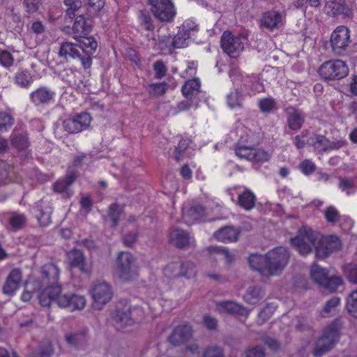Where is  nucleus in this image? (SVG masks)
<instances>
[{"instance_id":"nucleus-1","label":"nucleus","mask_w":357,"mask_h":357,"mask_svg":"<svg viewBox=\"0 0 357 357\" xmlns=\"http://www.w3.org/2000/svg\"><path fill=\"white\" fill-rule=\"evenodd\" d=\"M319 236V234L311 228L303 226L291 242L301 255L310 253L313 245L316 257L321 259L326 258L332 252L341 249L342 243L337 236H323L320 238Z\"/></svg>"},{"instance_id":"nucleus-2","label":"nucleus","mask_w":357,"mask_h":357,"mask_svg":"<svg viewBox=\"0 0 357 357\" xmlns=\"http://www.w3.org/2000/svg\"><path fill=\"white\" fill-rule=\"evenodd\" d=\"M342 324L340 319H335L324 328L321 335L317 339L313 349L314 356L321 357L335 346L340 340Z\"/></svg>"},{"instance_id":"nucleus-3","label":"nucleus","mask_w":357,"mask_h":357,"mask_svg":"<svg viewBox=\"0 0 357 357\" xmlns=\"http://www.w3.org/2000/svg\"><path fill=\"white\" fill-rule=\"evenodd\" d=\"M116 270L120 280L130 282L139 277V266L136 258L128 252H121L116 259Z\"/></svg>"},{"instance_id":"nucleus-4","label":"nucleus","mask_w":357,"mask_h":357,"mask_svg":"<svg viewBox=\"0 0 357 357\" xmlns=\"http://www.w3.org/2000/svg\"><path fill=\"white\" fill-rule=\"evenodd\" d=\"M289 253L284 247L276 248L266 253V275H280L289 263Z\"/></svg>"},{"instance_id":"nucleus-5","label":"nucleus","mask_w":357,"mask_h":357,"mask_svg":"<svg viewBox=\"0 0 357 357\" xmlns=\"http://www.w3.org/2000/svg\"><path fill=\"white\" fill-rule=\"evenodd\" d=\"M318 72L325 80H339L348 75L349 68L342 60L335 59L324 62Z\"/></svg>"},{"instance_id":"nucleus-6","label":"nucleus","mask_w":357,"mask_h":357,"mask_svg":"<svg viewBox=\"0 0 357 357\" xmlns=\"http://www.w3.org/2000/svg\"><path fill=\"white\" fill-rule=\"evenodd\" d=\"M310 275L315 282L331 292L335 291L342 283V280L340 277H329L326 269L315 264L312 266Z\"/></svg>"},{"instance_id":"nucleus-7","label":"nucleus","mask_w":357,"mask_h":357,"mask_svg":"<svg viewBox=\"0 0 357 357\" xmlns=\"http://www.w3.org/2000/svg\"><path fill=\"white\" fill-rule=\"evenodd\" d=\"M91 294L96 307L100 309L110 301L113 296L112 285L103 280L93 282Z\"/></svg>"},{"instance_id":"nucleus-8","label":"nucleus","mask_w":357,"mask_h":357,"mask_svg":"<svg viewBox=\"0 0 357 357\" xmlns=\"http://www.w3.org/2000/svg\"><path fill=\"white\" fill-rule=\"evenodd\" d=\"M59 55L61 58L68 59H78L84 68H91L92 64V58L89 56H84L82 48L79 45L70 42L62 43L59 49Z\"/></svg>"},{"instance_id":"nucleus-9","label":"nucleus","mask_w":357,"mask_h":357,"mask_svg":"<svg viewBox=\"0 0 357 357\" xmlns=\"http://www.w3.org/2000/svg\"><path fill=\"white\" fill-rule=\"evenodd\" d=\"M149 2L152 13L161 22H169L176 14L172 0H149Z\"/></svg>"},{"instance_id":"nucleus-10","label":"nucleus","mask_w":357,"mask_h":357,"mask_svg":"<svg viewBox=\"0 0 357 357\" xmlns=\"http://www.w3.org/2000/svg\"><path fill=\"white\" fill-rule=\"evenodd\" d=\"M57 305L70 312L81 310L86 305L84 296L73 293H63L60 287V293L57 298Z\"/></svg>"},{"instance_id":"nucleus-11","label":"nucleus","mask_w":357,"mask_h":357,"mask_svg":"<svg viewBox=\"0 0 357 357\" xmlns=\"http://www.w3.org/2000/svg\"><path fill=\"white\" fill-rule=\"evenodd\" d=\"M89 114L84 112L65 119L62 122L63 130L68 134H76L86 129L91 123Z\"/></svg>"},{"instance_id":"nucleus-12","label":"nucleus","mask_w":357,"mask_h":357,"mask_svg":"<svg viewBox=\"0 0 357 357\" xmlns=\"http://www.w3.org/2000/svg\"><path fill=\"white\" fill-rule=\"evenodd\" d=\"M350 43V35L348 27L340 26L332 33L331 44L333 52L340 55L346 50Z\"/></svg>"},{"instance_id":"nucleus-13","label":"nucleus","mask_w":357,"mask_h":357,"mask_svg":"<svg viewBox=\"0 0 357 357\" xmlns=\"http://www.w3.org/2000/svg\"><path fill=\"white\" fill-rule=\"evenodd\" d=\"M59 274L60 270L55 264H45L41 268V284L39 282V287L42 288V286H59Z\"/></svg>"},{"instance_id":"nucleus-14","label":"nucleus","mask_w":357,"mask_h":357,"mask_svg":"<svg viewBox=\"0 0 357 357\" xmlns=\"http://www.w3.org/2000/svg\"><path fill=\"white\" fill-rule=\"evenodd\" d=\"M221 47L224 52L230 56H236L243 49L239 39L235 38L230 32L225 31L221 37Z\"/></svg>"},{"instance_id":"nucleus-15","label":"nucleus","mask_w":357,"mask_h":357,"mask_svg":"<svg viewBox=\"0 0 357 357\" xmlns=\"http://www.w3.org/2000/svg\"><path fill=\"white\" fill-rule=\"evenodd\" d=\"M68 259L71 268H77L82 273L90 274L91 266L86 261L83 252L80 250L73 249L68 252Z\"/></svg>"},{"instance_id":"nucleus-16","label":"nucleus","mask_w":357,"mask_h":357,"mask_svg":"<svg viewBox=\"0 0 357 357\" xmlns=\"http://www.w3.org/2000/svg\"><path fill=\"white\" fill-rule=\"evenodd\" d=\"M35 215L40 226H47L51 222L52 207L50 202L40 199L36 204Z\"/></svg>"},{"instance_id":"nucleus-17","label":"nucleus","mask_w":357,"mask_h":357,"mask_svg":"<svg viewBox=\"0 0 357 357\" xmlns=\"http://www.w3.org/2000/svg\"><path fill=\"white\" fill-rule=\"evenodd\" d=\"M199 87L200 84L197 79L188 80L182 86V93L187 100L180 102V111L187 110L192 106V97L199 91Z\"/></svg>"},{"instance_id":"nucleus-18","label":"nucleus","mask_w":357,"mask_h":357,"mask_svg":"<svg viewBox=\"0 0 357 357\" xmlns=\"http://www.w3.org/2000/svg\"><path fill=\"white\" fill-rule=\"evenodd\" d=\"M22 276V271L19 268L13 269L3 285V293L8 296H13L21 284Z\"/></svg>"},{"instance_id":"nucleus-19","label":"nucleus","mask_w":357,"mask_h":357,"mask_svg":"<svg viewBox=\"0 0 357 357\" xmlns=\"http://www.w3.org/2000/svg\"><path fill=\"white\" fill-rule=\"evenodd\" d=\"M42 287H44V289L38 295L40 304L43 307H49L52 302L57 304L60 286H42Z\"/></svg>"},{"instance_id":"nucleus-20","label":"nucleus","mask_w":357,"mask_h":357,"mask_svg":"<svg viewBox=\"0 0 357 357\" xmlns=\"http://www.w3.org/2000/svg\"><path fill=\"white\" fill-rule=\"evenodd\" d=\"M54 95V91L42 86L31 93L30 100L36 105H47L53 100Z\"/></svg>"},{"instance_id":"nucleus-21","label":"nucleus","mask_w":357,"mask_h":357,"mask_svg":"<svg viewBox=\"0 0 357 357\" xmlns=\"http://www.w3.org/2000/svg\"><path fill=\"white\" fill-rule=\"evenodd\" d=\"M91 24H71L63 26L61 29L66 34L75 40L85 38L91 31Z\"/></svg>"},{"instance_id":"nucleus-22","label":"nucleus","mask_w":357,"mask_h":357,"mask_svg":"<svg viewBox=\"0 0 357 357\" xmlns=\"http://www.w3.org/2000/svg\"><path fill=\"white\" fill-rule=\"evenodd\" d=\"M104 5V0H89L86 6V14L79 15L74 22H86L91 17L98 15Z\"/></svg>"},{"instance_id":"nucleus-23","label":"nucleus","mask_w":357,"mask_h":357,"mask_svg":"<svg viewBox=\"0 0 357 357\" xmlns=\"http://www.w3.org/2000/svg\"><path fill=\"white\" fill-rule=\"evenodd\" d=\"M87 329H82L74 333L66 334L65 340L67 344L77 349L83 348L87 343Z\"/></svg>"},{"instance_id":"nucleus-24","label":"nucleus","mask_w":357,"mask_h":357,"mask_svg":"<svg viewBox=\"0 0 357 357\" xmlns=\"http://www.w3.org/2000/svg\"><path fill=\"white\" fill-rule=\"evenodd\" d=\"M240 231L231 226H226L215 232V238L222 242H234L238 239Z\"/></svg>"},{"instance_id":"nucleus-25","label":"nucleus","mask_w":357,"mask_h":357,"mask_svg":"<svg viewBox=\"0 0 357 357\" xmlns=\"http://www.w3.org/2000/svg\"><path fill=\"white\" fill-rule=\"evenodd\" d=\"M286 112L289 128L292 130H299L304 122V117L296 108L292 107L287 108Z\"/></svg>"},{"instance_id":"nucleus-26","label":"nucleus","mask_w":357,"mask_h":357,"mask_svg":"<svg viewBox=\"0 0 357 357\" xmlns=\"http://www.w3.org/2000/svg\"><path fill=\"white\" fill-rule=\"evenodd\" d=\"M200 354V346L197 341L190 340L180 342V356L193 357Z\"/></svg>"},{"instance_id":"nucleus-27","label":"nucleus","mask_w":357,"mask_h":357,"mask_svg":"<svg viewBox=\"0 0 357 357\" xmlns=\"http://www.w3.org/2000/svg\"><path fill=\"white\" fill-rule=\"evenodd\" d=\"M218 308L220 312L230 314L243 315L247 313L246 309L241 305L230 301L219 303Z\"/></svg>"},{"instance_id":"nucleus-28","label":"nucleus","mask_w":357,"mask_h":357,"mask_svg":"<svg viewBox=\"0 0 357 357\" xmlns=\"http://www.w3.org/2000/svg\"><path fill=\"white\" fill-rule=\"evenodd\" d=\"M11 146L18 151H26L30 146L28 136L25 133L13 131L10 135Z\"/></svg>"},{"instance_id":"nucleus-29","label":"nucleus","mask_w":357,"mask_h":357,"mask_svg":"<svg viewBox=\"0 0 357 357\" xmlns=\"http://www.w3.org/2000/svg\"><path fill=\"white\" fill-rule=\"evenodd\" d=\"M248 263L252 270L259 271L262 275H266V254L265 255L252 254L248 258Z\"/></svg>"},{"instance_id":"nucleus-30","label":"nucleus","mask_w":357,"mask_h":357,"mask_svg":"<svg viewBox=\"0 0 357 357\" xmlns=\"http://www.w3.org/2000/svg\"><path fill=\"white\" fill-rule=\"evenodd\" d=\"M114 321L118 328H123L131 326L134 321L130 314V309L127 308L122 311L117 310L114 316Z\"/></svg>"},{"instance_id":"nucleus-31","label":"nucleus","mask_w":357,"mask_h":357,"mask_svg":"<svg viewBox=\"0 0 357 357\" xmlns=\"http://www.w3.org/2000/svg\"><path fill=\"white\" fill-rule=\"evenodd\" d=\"M204 208L200 205L183 207V216L186 223L199 219L204 213Z\"/></svg>"},{"instance_id":"nucleus-32","label":"nucleus","mask_w":357,"mask_h":357,"mask_svg":"<svg viewBox=\"0 0 357 357\" xmlns=\"http://www.w3.org/2000/svg\"><path fill=\"white\" fill-rule=\"evenodd\" d=\"M63 4L66 7V17L69 20H75L77 17L82 14L80 12L82 6L81 0H63Z\"/></svg>"},{"instance_id":"nucleus-33","label":"nucleus","mask_w":357,"mask_h":357,"mask_svg":"<svg viewBox=\"0 0 357 357\" xmlns=\"http://www.w3.org/2000/svg\"><path fill=\"white\" fill-rule=\"evenodd\" d=\"M340 303V299L337 296H333L327 301L320 311L321 317L324 318H328L334 316L336 313L337 307L339 306Z\"/></svg>"},{"instance_id":"nucleus-34","label":"nucleus","mask_w":357,"mask_h":357,"mask_svg":"<svg viewBox=\"0 0 357 357\" xmlns=\"http://www.w3.org/2000/svg\"><path fill=\"white\" fill-rule=\"evenodd\" d=\"M264 296V291L259 287H250L243 298L249 304L255 305L260 301Z\"/></svg>"},{"instance_id":"nucleus-35","label":"nucleus","mask_w":357,"mask_h":357,"mask_svg":"<svg viewBox=\"0 0 357 357\" xmlns=\"http://www.w3.org/2000/svg\"><path fill=\"white\" fill-rule=\"evenodd\" d=\"M82 38L83 40L79 41V46L82 48V53L84 56L91 57L98 47V43L93 37H87L85 36V38Z\"/></svg>"},{"instance_id":"nucleus-36","label":"nucleus","mask_w":357,"mask_h":357,"mask_svg":"<svg viewBox=\"0 0 357 357\" xmlns=\"http://www.w3.org/2000/svg\"><path fill=\"white\" fill-rule=\"evenodd\" d=\"M201 357H225V349L217 344H208L202 349Z\"/></svg>"},{"instance_id":"nucleus-37","label":"nucleus","mask_w":357,"mask_h":357,"mask_svg":"<svg viewBox=\"0 0 357 357\" xmlns=\"http://www.w3.org/2000/svg\"><path fill=\"white\" fill-rule=\"evenodd\" d=\"M53 354V344L47 340L43 341L30 357H51Z\"/></svg>"},{"instance_id":"nucleus-38","label":"nucleus","mask_w":357,"mask_h":357,"mask_svg":"<svg viewBox=\"0 0 357 357\" xmlns=\"http://www.w3.org/2000/svg\"><path fill=\"white\" fill-rule=\"evenodd\" d=\"M255 196L250 190H246L238 196V204L246 210H250L255 205Z\"/></svg>"},{"instance_id":"nucleus-39","label":"nucleus","mask_w":357,"mask_h":357,"mask_svg":"<svg viewBox=\"0 0 357 357\" xmlns=\"http://www.w3.org/2000/svg\"><path fill=\"white\" fill-rule=\"evenodd\" d=\"M75 174L67 175L64 178L56 181L53 185L54 192L61 193L67 192L68 187L75 181Z\"/></svg>"},{"instance_id":"nucleus-40","label":"nucleus","mask_w":357,"mask_h":357,"mask_svg":"<svg viewBox=\"0 0 357 357\" xmlns=\"http://www.w3.org/2000/svg\"><path fill=\"white\" fill-rule=\"evenodd\" d=\"M330 144L331 141L325 136L320 135H314L312 139V143H310V145L323 152L331 150Z\"/></svg>"},{"instance_id":"nucleus-41","label":"nucleus","mask_w":357,"mask_h":357,"mask_svg":"<svg viewBox=\"0 0 357 357\" xmlns=\"http://www.w3.org/2000/svg\"><path fill=\"white\" fill-rule=\"evenodd\" d=\"M40 287H39V281L33 280V282H29L25 284V289L21 296V298L24 302L29 301L33 294L36 293V291L40 290Z\"/></svg>"},{"instance_id":"nucleus-42","label":"nucleus","mask_w":357,"mask_h":357,"mask_svg":"<svg viewBox=\"0 0 357 357\" xmlns=\"http://www.w3.org/2000/svg\"><path fill=\"white\" fill-rule=\"evenodd\" d=\"M123 211V206L117 204H111L109 208L108 219L112 222V226L116 227Z\"/></svg>"},{"instance_id":"nucleus-43","label":"nucleus","mask_w":357,"mask_h":357,"mask_svg":"<svg viewBox=\"0 0 357 357\" xmlns=\"http://www.w3.org/2000/svg\"><path fill=\"white\" fill-rule=\"evenodd\" d=\"M284 20H285V18L282 13L276 10H271L264 13L261 22H282Z\"/></svg>"},{"instance_id":"nucleus-44","label":"nucleus","mask_w":357,"mask_h":357,"mask_svg":"<svg viewBox=\"0 0 357 357\" xmlns=\"http://www.w3.org/2000/svg\"><path fill=\"white\" fill-rule=\"evenodd\" d=\"M196 266L194 263L186 261L180 265V276L188 279L194 278L196 275Z\"/></svg>"},{"instance_id":"nucleus-45","label":"nucleus","mask_w":357,"mask_h":357,"mask_svg":"<svg viewBox=\"0 0 357 357\" xmlns=\"http://www.w3.org/2000/svg\"><path fill=\"white\" fill-rule=\"evenodd\" d=\"M15 82L21 87L27 88L33 82V77L28 71H21L15 77Z\"/></svg>"},{"instance_id":"nucleus-46","label":"nucleus","mask_w":357,"mask_h":357,"mask_svg":"<svg viewBox=\"0 0 357 357\" xmlns=\"http://www.w3.org/2000/svg\"><path fill=\"white\" fill-rule=\"evenodd\" d=\"M26 222V219L23 214L18 213H12L10 214L9 223L15 230L22 228L25 225Z\"/></svg>"},{"instance_id":"nucleus-47","label":"nucleus","mask_w":357,"mask_h":357,"mask_svg":"<svg viewBox=\"0 0 357 357\" xmlns=\"http://www.w3.org/2000/svg\"><path fill=\"white\" fill-rule=\"evenodd\" d=\"M195 239L185 231L180 230V250H186L195 247Z\"/></svg>"},{"instance_id":"nucleus-48","label":"nucleus","mask_w":357,"mask_h":357,"mask_svg":"<svg viewBox=\"0 0 357 357\" xmlns=\"http://www.w3.org/2000/svg\"><path fill=\"white\" fill-rule=\"evenodd\" d=\"M343 271L347 279L351 283L357 284V265L349 263L344 266Z\"/></svg>"},{"instance_id":"nucleus-49","label":"nucleus","mask_w":357,"mask_h":357,"mask_svg":"<svg viewBox=\"0 0 357 357\" xmlns=\"http://www.w3.org/2000/svg\"><path fill=\"white\" fill-rule=\"evenodd\" d=\"M347 308L348 312L357 319V289L352 291L347 298Z\"/></svg>"},{"instance_id":"nucleus-50","label":"nucleus","mask_w":357,"mask_h":357,"mask_svg":"<svg viewBox=\"0 0 357 357\" xmlns=\"http://www.w3.org/2000/svg\"><path fill=\"white\" fill-rule=\"evenodd\" d=\"M14 123L13 117L6 112H0V131H7Z\"/></svg>"},{"instance_id":"nucleus-51","label":"nucleus","mask_w":357,"mask_h":357,"mask_svg":"<svg viewBox=\"0 0 357 357\" xmlns=\"http://www.w3.org/2000/svg\"><path fill=\"white\" fill-rule=\"evenodd\" d=\"M207 250L211 255H219L224 257L227 262L229 263L233 260L232 255L229 253L228 249L219 246H210Z\"/></svg>"},{"instance_id":"nucleus-52","label":"nucleus","mask_w":357,"mask_h":357,"mask_svg":"<svg viewBox=\"0 0 357 357\" xmlns=\"http://www.w3.org/2000/svg\"><path fill=\"white\" fill-rule=\"evenodd\" d=\"M324 215L327 222L332 225H335L340 220V215L339 212L333 206H331L326 209Z\"/></svg>"},{"instance_id":"nucleus-53","label":"nucleus","mask_w":357,"mask_h":357,"mask_svg":"<svg viewBox=\"0 0 357 357\" xmlns=\"http://www.w3.org/2000/svg\"><path fill=\"white\" fill-rule=\"evenodd\" d=\"M309 131L303 130L301 135H296L294 138V144L298 149H303L306 144L312 143V137L307 139Z\"/></svg>"},{"instance_id":"nucleus-54","label":"nucleus","mask_w":357,"mask_h":357,"mask_svg":"<svg viewBox=\"0 0 357 357\" xmlns=\"http://www.w3.org/2000/svg\"><path fill=\"white\" fill-rule=\"evenodd\" d=\"M270 158L268 152L253 148L251 160L254 162H264L268 161Z\"/></svg>"},{"instance_id":"nucleus-55","label":"nucleus","mask_w":357,"mask_h":357,"mask_svg":"<svg viewBox=\"0 0 357 357\" xmlns=\"http://www.w3.org/2000/svg\"><path fill=\"white\" fill-rule=\"evenodd\" d=\"M275 102L273 98H265L259 101V107L264 113H269L275 108Z\"/></svg>"},{"instance_id":"nucleus-56","label":"nucleus","mask_w":357,"mask_h":357,"mask_svg":"<svg viewBox=\"0 0 357 357\" xmlns=\"http://www.w3.org/2000/svg\"><path fill=\"white\" fill-rule=\"evenodd\" d=\"M192 335L193 330L190 324L185 323L180 325V342L192 340Z\"/></svg>"},{"instance_id":"nucleus-57","label":"nucleus","mask_w":357,"mask_h":357,"mask_svg":"<svg viewBox=\"0 0 357 357\" xmlns=\"http://www.w3.org/2000/svg\"><path fill=\"white\" fill-rule=\"evenodd\" d=\"M13 167L6 161L0 160V186L5 183Z\"/></svg>"},{"instance_id":"nucleus-58","label":"nucleus","mask_w":357,"mask_h":357,"mask_svg":"<svg viewBox=\"0 0 357 357\" xmlns=\"http://www.w3.org/2000/svg\"><path fill=\"white\" fill-rule=\"evenodd\" d=\"M242 95L238 91L231 93L227 96V102L231 108L241 106Z\"/></svg>"},{"instance_id":"nucleus-59","label":"nucleus","mask_w":357,"mask_h":357,"mask_svg":"<svg viewBox=\"0 0 357 357\" xmlns=\"http://www.w3.org/2000/svg\"><path fill=\"white\" fill-rule=\"evenodd\" d=\"M253 148L247 146H238L236 149V154L242 158H245L248 160H251L252 152Z\"/></svg>"},{"instance_id":"nucleus-60","label":"nucleus","mask_w":357,"mask_h":357,"mask_svg":"<svg viewBox=\"0 0 357 357\" xmlns=\"http://www.w3.org/2000/svg\"><path fill=\"white\" fill-rule=\"evenodd\" d=\"M245 357H267L263 347L257 345L245 351Z\"/></svg>"},{"instance_id":"nucleus-61","label":"nucleus","mask_w":357,"mask_h":357,"mask_svg":"<svg viewBox=\"0 0 357 357\" xmlns=\"http://www.w3.org/2000/svg\"><path fill=\"white\" fill-rule=\"evenodd\" d=\"M153 70L155 71V77L156 79H162L167 73V68L162 61H157L153 63Z\"/></svg>"},{"instance_id":"nucleus-62","label":"nucleus","mask_w":357,"mask_h":357,"mask_svg":"<svg viewBox=\"0 0 357 357\" xmlns=\"http://www.w3.org/2000/svg\"><path fill=\"white\" fill-rule=\"evenodd\" d=\"M14 59L10 52L3 50L0 52V63L5 67H10L13 64Z\"/></svg>"},{"instance_id":"nucleus-63","label":"nucleus","mask_w":357,"mask_h":357,"mask_svg":"<svg viewBox=\"0 0 357 357\" xmlns=\"http://www.w3.org/2000/svg\"><path fill=\"white\" fill-rule=\"evenodd\" d=\"M151 89V93L154 96H161L167 90V84L165 82L151 84L149 86Z\"/></svg>"},{"instance_id":"nucleus-64","label":"nucleus","mask_w":357,"mask_h":357,"mask_svg":"<svg viewBox=\"0 0 357 357\" xmlns=\"http://www.w3.org/2000/svg\"><path fill=\"white\" fill-rule=\"evenodd\" d=\"M164 273L169 278H175L178 275V266L176 263L167 265L164 269Z\"/></svg>"}]
</instances>
